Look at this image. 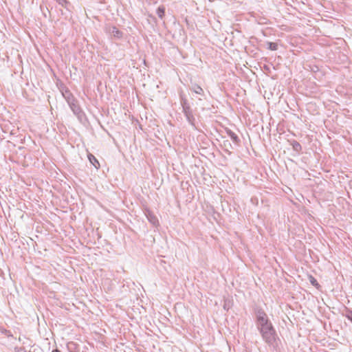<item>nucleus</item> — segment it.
<instances>
[{
	"mask_svg": "<svg viewBox=\"0 0 352 352\" xmlns=\"http://www.w3.org/2000/svg\"><path fill=\"white\" fill-rule=\"evenodd\" d=\"M181 105L182 107V112L184 113L188 122L196 129L195 118L193 115L192 110L188 102V100L183 96H181Z\"/></svg>",
	"mask_w": 352,
	"mask_h": 352,
	"instance_id": "1",
	"label": "nucleus"
},
{
	"mask_svg": "<svg viewBox=\"0 0 352 352\" xmlns=\"http://www.w3.org/2000/svg\"><path fill=\"white\" fill-rule=\"evenodd\" d=\"M255 314L256 326L258 330L272 324L266 313L262 309H257Z\"/></svg>",
	"mask_w": 352,
	"mask_h": 352,
	"instance_id": "2",
	"label": "nucleus"
},
{
	"mask_svg": "<svg viewBox=\"0 0 352 352\" xmlns=\"http://www.w3.org/2000/svg\"><path fill=\"white\" fill-rule=\"evenodd\" d=\"M263 341L270 347L276 349L278 346L279 338L276 334L275 329L261 335Z\"/></svg>",
	"mask_w": 352,
	"mask_h": 352,
	"instance_id": "3",
	"label": "nucleus"
},
{
	"mask_svg": "<svg viewBox=\"0 0 352 352\" xmlns=\"http://www.w3.org/2000/svg\"><path fill=\"white\" fill-rule=\"evenodd\" d=\"M68 104L75 115L79 116L81 114V109L78 104V101L75 98L72 100L71 102H68Z\"/></svg>",
	"mask_w": 352,
	"mask_h": 352,
	"instance_id": "4",
	"label": "nucleus"
},
{
	"mask_svg": "<svg viewBox=\"0 0 352 352\" xmlns=\"http://www.w3.org/2000/svg\"><path fill=\"white\" fill-rule=\"evenodd\" d=\"M60 91L62 93L63 96L67 102V103L71 102L72 100L74 99V97L73 96L72 94L67 88L63 87V89H60Z\"/></svg>",
	"mask_w": 352,
	"mask_h": 352,
	"instance_id": "5",
	"label": "nucleus"
},
{
	"mask_svg": "<svg viewBox=\"0 0 352 352\" xmlns=\"http://www.w3.org/2000/svg\"><path fill=\"white\" fill-rule=\"evenodd\" d=\"M190 89L196 94H199L202 96H204V89L196 83L192 84L191 87H190Z\"/></svg>",
	"mask_w": 352,
	"mask_h": 352,
	"instance_id": "6",
	"label": "nucleus"
},
{
	"mask_svg": "<svg viewBox=\"0 0 352 352\" xmlns=\"http://www.w3.org/2000/svg\"><path fill=\"white\" fill-rule=\"evenodd\" d=\"M88 159L89 160V162H91V164L96 168H100V164L98 161V160L96 158V157L92 155V154H89L88 155Z\"/></svg>",
	"mask_w": 352,
	"mask_h": 352,
	"instance_id": "7",
	"label": "nucleus"
},
{
	"mask_svg": "<svg viewBox=\"0 0 352 352\" xmlns=\"http://www.w3.org/2000/svg\"><path fill=\"white\" fill-rule=\"evenodd\" d=\"M227 133L234 143L238 144L240 142V140L237 135L231 130H227Z\"/></svg>",
	"mask_w": 352,
	"mask_h": 352,
	"instance_id": "8",
	"label": "nucleus"
},
{
	"mask_svg": "<svg viewBox=\"0 0 352 352\" xmlns=\"http://www.w3.org/2000/svg\"><path fill=\"white\" fill-rule=\"evenodd\" d=\"M111 34L114 37L121 38L122 36V32L120 31L116 27L113 26L111 28Z\"/></svg>",
	"mask_w": 352,
	"mask_h": 352,
	"instance_id": "9",
	"label": "nucleus"
},
{
	"mask_svg": "<svg viewBox=\"0 0 352 352\" xmlns=\"http://www.w3.org/2000/svg\"><path fill=\"white\" fill-rule=\"evenodd\" d=\"M156 13L160 19H162L165 14L164 6H159L158 8L157 9Z\"/></svg>",
	"mask_w": 352,
	"mask_h": 352,
	"instance_id": "10",
	"label": "nucleus"
},
{
	"mask_svg": "<svg viewBox=\"0 0 352 352\" xmlns=\"http://www.w3.org/2000/svg\"><path fill=\"white\" fill-rule=\"evenodd\" d=\"M291 145L292 146L293 149L296 151L299 152L302 149L300 144L296 140H293L291 143Z\"/></svg>",
	"mask_w": 352,
	"mask_h": 352,
	"instance_id": "11",
	"label": "nucleus"
},
{
	"mask_svg": "<svg viewBox=\"0 0 352 352\" xmlns=\"http://www.w3.org/2000/svg\"><path fill=\"white\" fill-rule=\"evenodd\" d=\"M274 329V327L273 324H272L267 327H265L262 329H260L258 331H259L260 334L262 335V334H264L265 333H267L268 331H270Z\"/></svg>",
	"mask_w": 352,
	"mask_h": 352,
	"instance_id": "12",
	"label": "nucleus"
},
{
	"mask_svg": "<svg viewBox=\"0 0 352 352\" xmlns=\"http://www.w3.org/2000/svg\"><path fill=\"white\" fill-rule=\"evenodd\" d=\"M266 45H267V49L272 51H276L278 50V44L276 43L267 41Z\"/></svg>",
	"mask_w": 352,
	"mask_h": 352,
	"instance_id": "13",
	"label": "nucleus"
},
{
	"mask_svg": "<svg viewBox=\"0 0 352 352\" xmlns=\"http://www.w3.org/2000/svg\"><path fill=\"white\" fill-rule=\"evenodd\" d=\"M223 146L225 148V151L228 152L229 154L230 152L229 151V148H232V146L229 140L223 141Z\"/></svg>",
	"mask_w": 352,
	"mask_h": 352,
	"instance_id": "14",
	"label": "nucleus"
},
{
	"mask_svg": "<svg viewBox=\"0 0 352 352\" xmlns=\"http://www.w3.org/2000/svg\"><path fill=\"white\" fill-rule=\"evenodd\" d=\"M147 218L148 219V221L153 225H155L156 223H157V217L153 215V214H151L150 213H148V215L147 216Z\"/></svg>",
	"mask_w": 352,
	"mask_h": 352,
	"instance_id": "15",
	"label": "nucleus"
},
{
	"mask_svg": "<svg viewBox=\"0 0 352 352\" xmlns=\"http://www.w3.org/2000/svg\"><path fill=\"white\" fill-rule=\"evenodd\" d=\"M344 316L352 322V310L347 309Z\"/></svg>",
	"mask_w": 352,
	"mask_h": 352,
	"instance_id": "16",
	"label": "nucleus"
},
{
	"mask_svg": "<svg viewBox=\"0 0 352 352\" xmlns=\"http://www.w3.org/2000/svg\"><path fill=\"white\" fill-rule=\"evenodd\" d=\"M309 281H310V283H311L312 285H314V286H315L316 287H318L319 286V284H318V281L312 276H309Z\"/></svg>",
	"mask_w": 352,
	"mask_h": 352,
	"instance_id": "17",
	"label": "nucleus"
},
{
	"mask_svg": "<svg viewBox=\"0 0 352 352\" xmlns=\"http://www.w3.org/2000/svg\"><path fill=\"white\" fill-rule=\"evenodd\" d=\"M16 352H28L24 348H17Z\"/></svg>",
	"mask_w": 352,
	"mask_h": 352,
	"instance_id": "18",
	"label": "nucleus"
},
{
	"mask_svg": "<svg viewBox=\"0 0 352 352\" xmlns=\"http://www.w3.org/2000/svg\"><path fill=\"white\" fill-rule=\"evenodd\" d=\"M52 352H60V351L58 350V349H56L52 350Z\"/></svg>",
	"mask_w": 352,
	"mask_h": 352,
	"instance_id": "19",
	"label": "nucleus"
},
{
	"mask_svg": "<svg viewBox=\"0 0 352 352\" xmlns=\"http://www.w3.org/2000/svg\"><path fill=\"white\" fill-rule=\"evenodd\" d=\"M210 2H213L214 0H208Z\"/></svg>",
	"mask_w": 352,
	"mask_h": 352,
	"instance_id": "20",
	"label": "nucleus"
},
{
	"mask_svg": "<svg viewBox=\"0 0 352 352\" xmlns=\"http://www.w3.org/2000/svg\"><path fill=\"white\" fill-rule=\"evenodd\" d=\"M65 3H67V1L66 0H63Z\"/></svg>",
	"mask_w": 352,
	"mask_h": 352,
	"instance_id": "21",
	"label": "nucleus"
}]
</instances>
